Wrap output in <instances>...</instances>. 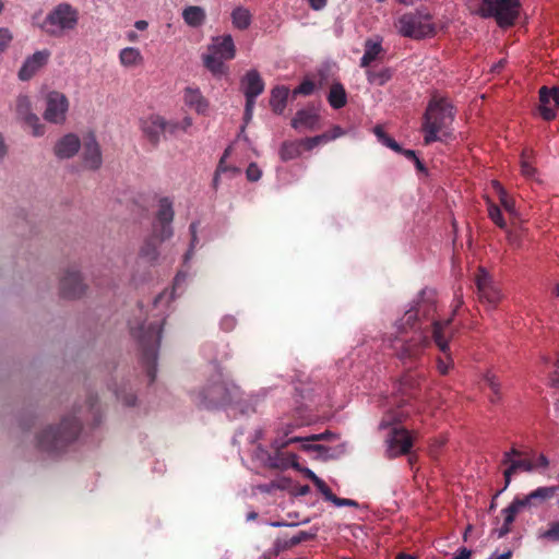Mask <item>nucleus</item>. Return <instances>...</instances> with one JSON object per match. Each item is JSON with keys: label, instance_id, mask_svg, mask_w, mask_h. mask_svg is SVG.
I'll use <instances>...</instances> for the list:
<instances>
[{"label": "nucleus", "instance_id": "ddd939ff", "mask_svg": "<svg viewBox=\"0 0 559 559\" xmlns=\"http://www.w3.org/2000/svg\"><path fill=\"white\" fill-rule=\"evenodd\" d=\"M475 283L479 300L491 309L496 308L502 298L501 290L485 267L478 269Z\"/></svg>", "mask_w": 559, "mask_h": 559}, {"label": "nucleus", "instance_id": "4d7b16f0", "mask_svg": "<svg viewBox=\"0 0 559 559\" xmlns=\"http://www.w3.org/2000/svg\"><path fill=\"white\" fill-rule=\"evenodd\" d=\"M314 91V83L311 80L302 81L295 90V95H310Z\"/></svg>", "mask_w": 559, "mask_h": 559}, {"label": "nucleus", "instance_id": "c03bdc74", "mask_svg": "<svg viewBox=\"0 0 559 559\" xmlns=\"http://www.w3.org/2000/svg\"><path fill=\"white\" fill-rule=\"evenodd\" d=\"M373 133L382 145L393 150L394 152H402L401 145L394 139L389 136L381 126H376L373 128Z\"/></svg>", "mask_w": 559, "mask_h": 559}, {"label": "nucleus", "instance_id": "cd10ccee", "mask_svg": "<svg viewBox=\"0 0 559 559\" xmlns=\"http://www.w3.org/2000/svg\"><path fill=\"white\" fill-rule=\"evenodd\" d=\"M243 95L260 96L264 91V82L255 69L247 71L240 80Z\"/></svg>", "mask_w": 559, "mask_h": 559}, {"label": "nucleus", "instance_id": "864d4df0", "mask_svg": "<svg viewBox=\"0 0 559 559\" xmlns=\"http://www.w3.org/2000/svg\"><path fill=\"white\" fill-rule=\"evenodd\" d=\"M246 177L249 181L255 182L261 179L262 170L257 163H250L246 169Z\"/></svg>", "mask_w": 559, "mask_h": 559}, {"label": "nucleus", "instance_id": "b1692460", "mask_svg": "<svg viewBox=\"0 0 559 559\" xmlns=\"http://www.w3.org/2000/svg\"><path fill=\"white\" fill-rule=\"evenodd\" d=\"M60 289L63 297H80L85 290L80 272L75 269H69L61 278Z\"/></svg>", "mask_w": 559, "mask_h": 559}, {"label": "nucleus", "instance_id": "5701e85b", "mask_svg": "<svg viewBox=\"0 0 559 559\" xmlns=\"http://www.w3.org/2000/svg\"><path fill=\"white\" fill-rule=\"evenodd\" d=\"M49 57L50 51L47 49L38 50L28 56L19 70V79L28 81L48 62Z\"/></svg>", "mask_w": 559, "mask_h": 559}, {"label": "nucleus", "instance_id": "37998d69", "mask_svg": "<svg viewBox=\"0 0 559 559\" xmlns=\"http://www.w3.org/2000/svg\"><path fill=\"white\" fill-rule=\"evenodd\" d=\"M408 416V412L404 409L389 411L379 424L380 429H386L393 424L401 423Z\"/></svg>", "mask_w": 559, "mask_h": 559}, {"label": "nucleus", "instance_id": "20e7f679", "mask_svg": "<svg viewBox=\"0 0 559 559\" xmlns=\"http://www.w3.org/2000/svg\"><path fill=\"white\" fill-rule=\"evenodd\" d=\"M174 216L175 211L173 200L168 197L160 198L158 200V209L152 224V236L144 241L140 249L139 258L142 261L151 265L157 262L159 251L156 240L160 243L173 237Z\"/></svg>", "mask_w": 559, "mask_h": 559}, {"label": "nucleus", "instance_id": "3c124183", "mask_svg": "<svg viewBox=\"0 0 559 559\" xmlns=\"http://www.w3.org/2000/svg\"><path fill=\"white\" fill-rule=\"evenodd\" d=\"M499 201H500L501 205L503 206V209L511 216L518 217L520 215L519 211L515 207V201L511 197H509L508 193H506L502 197H500Z\"/></svg>", "mask_w": 559, "mask_h": 559}, {"label": "nucleus", "instance_id": "bf43d9fd", "mask_svg": "<svg viewBox=\"0 0 559 559\" xmlns=\"http://www.w3.org/2000/svg\"><path fill=\"white\" fill-rule=\"evenodd\" d=\"M522 456V452L516 449L515 447H512L509 451H506L502 455L501 463L507 465L510 462H512L515 459H519Z\"/></svg>", "mask_w": 559, "mask_h": 559}, {"label": "nucleus", "instance_id": "c9c22d12", "mask_svg": "<svg viewBox=\"0 0 559 559\" xmlns=\"http://www.w3.org/2000/svg\"><path fill=\"white\" fill-rule=\"evenodd\" d=\"M328 102L334 109L343 108L347 103V95L344 86L340 82H334L328 95Z\"/></svg>", "mask_w": 559, "mask_h": 559}, {"label": "nucleus", "instance_id": "774afa93", "mask_svg": "<svg viewBox=\"0 0 559 559\" xmlns=\"http://www.w3.org/2000/svg\"><path fill=\"white\" fill-rule=\"evenodd\" d=\"M549 383L551 386L559 388V358L556 364V369L549 379Z\"/></svg>", "mask_w": 559, "mask_h": 559}, {"label": "nucleus", "instance_id": "393cba45", "mask_svg": "<svg viewBox=\"0 0 559 559\" xmlns=\"http://www.w3.org/2000/svg\"><path fill=\"white\" fill-rule=\"evenodd\" d=\"M319 124V114L314 107L304 108L296 112L292 126L298 131L314 130Z\"/></svg>", "mask_w": 559, "mask_h": 559}, {"label": "nucleus", "instance_id": "e2e57ef3", "mask_svg": "<svg viewBox=\"0 0 559 559\" xmlns=\"http://www.w3.org/2000/svg\"><path fill=\"white\" fill-rule=\"evenodd\" d=\"M271 454L272 453L265 450L263 447L258 445L255 449L254 456L262 463L263 466H265L266 457L271 456Z\"/></svg>", "mask_w": 559, "mask_h": 559}, {"label": "nucleus", "instance_id": "0e129e2a", "mask_svg": "<svg viewBox=\"0 0 559 559\" xmlns=\"http://www.w3.org/2000/svg\"><path fill=\"white\" fill-rule=\"evenodd\" d=\"M464 300H463V294L461 292V289H457L455 290L454 293V298H453V312H452V316H454L457 311L459 308L462 307ZM453 317H451L450 319L452 320Z\"/></svg>", "mask_w": 559, "mask_h": 559}, {"label": "nucleus", "instance_id": "603ef678", "mask_svg": "<svg viewBox=\"0 0 559 559\" xmlns=\"http://www.w3.org/2000/svg\"><path fill=\"white\" fill-rule=\"evenodd\" d=\"M304 146L306 147V150L308 151H311L313 150L316 146L322 144V143H328V136L325 135V133H322V134H319V135H316V136H312V138H307V139H304L301 140Z\"/></svg>", "mask_w": 559, "mask_h": 559}, {"label": "nucleus", "instance_id": "f3484780", "mask_svg": "<svg viewBox=\"0 0 559 559\" xmlns=\"http://www.w3.org/2000/svg\"><path fill=\"white\" fill-rule=\"evenodd\" d=\"M296 469L301 472L305 477L310 479L314 484L318 491L323 496L324 500L331 502L333 506H335L337 508H342V507L358 508L359 507V503L356 500L348 499V498H340V497L335 496L332 492V490L330 489V487L324 483V480H322L320 477H318L312 469H310L308 467H302L300 465H299V468H296Z\"/></svg>", "mask_w": 559, "mask_h": 559}, {"label": "nucleus", "instance_id": "ea45409f", "mask_svg": "<svg viewBox=\"0 0 559 559\" xmlns=\"http://www.w3.org/2000/svg\"><path fill=\"white\" fill-rule=\"evenodd\" d=\"M193 121L189 116L183 117L181 120H167V132L170 135L186 133L192 127Z\"/></svg>", "mask_w": 559, "mask_h": 559}, {"label": "nucleus", "instance_id": "f704fd0d", "mask_svg": "<svg viewBox=\"0 0 559 559\" xmlns=\"http://www.w3.org/2000/svg\"><path fill=\"white\" fill-rule=\"evenodd\" d=\"M230 19L233 26L239 31L249 28L252 23L251 12L242 5H238L231 11Z\"/></svg>", "mask_w": 559, "mask_h": 559}, {"label": "nucleus", "instance_id": "a211bd4d", "mask_svg": "<svg viewBox=\"0 0 559 559\" xmlns=\"http://www.w3.org/2000/svg\"><path fill=\"white\" fill-rule=\"evenodd\" d=\"M16 114L25 128L31 129L34 136H41L45 133V127L40 123L38 116L32 112V105L28 96L20 95L16 99Z\"/></svg>", "mask_w": 559, "mask_h": 559}, {"label": "nucleus", "instance_id": "412c9836", "mask_svg": "<svg viewBox=\"0 0 559 559\" xmlns=\"http://www.w3.org/2000/svg\"><path fill=\"white\" fill-rule=\"evenodd\" d=\"M272 454L266 457L265 467L286 471L288 468H299L298 456L285 448L276 449L271 442Z\"/></svg>", "mask_w": 559, "mask_h": 559}, {"label": "nucleus", "instance_id": "2f4dec72", "mask_svg": "<svg viewBox=\"0 0 559 559\" xmlns=\"http://www.w3.org/2000/svg\"><path fill=\"white\" fill-rule=\"evenodd\" d=\"M182 19L188 26L197 28L204 24L206 13L202 7L189 5L182 10Z\"/></svg>", "mask_w": 559, "mask_h": 559}, {"label": "nucleus", "instance_id": "7c9ffc66", "mask_svg": "<svg viewBox=\"0 0 559 559\" xmlns=\"http://www.w3.org/2000/svg\"><path fill=\"white\" fill-rule=\"evenodd\" d=\"M230 153H231V147L230 146L226 147L219 162H218L217 168H216L214 177H213V187L215 189L219 185V178L222 175H226L229 178H234V177L240 175V173H241L240 168H238L236 166H229L226 164V159L228 158Z\"/></svg>", "mask_w": 559, "mask_h": 559}, {"label": "nucleus", "instance_id": "13d9d810", "mask_svg": "<svg viewBox=\"0 0 559 559\" xmlns=\"http://www.w3.org/2000/svg\"><path fill=\"white\" fill-rule=\"evenodd\" d=\"M13 36L9 28L0 27V55L7 49Z\"/></svg>", "mask_w": 559, "mask_h": 559}, {"label": "nucleus", "instance_id": "a878e982", "mask_svg": "<svg viewBox=\"0 0 559 559\" xmlns=\"http://www.w3.org/2000/svg\"><path fill=\"white\" fill-rule=\"evenodd\" d=\"M536 471V466L533 462L526 459H515L509 464H507V468L503 471L504 486L501 490H499L496 496H499L502 491H504L509 485L511 484L513 475L519 472L533 473Z\"/></svg>", "mask_w": 559, "mask_h": 559}, {"label": "nucleus", "instance_id": "6e6552de", "mask_svg": "<svg viewBox=\"0 0 559 559\" xmlns=\"http://www.w3.org/2000/svg\"><path fill=\"white\" fill-rule=\"evenodd\" d=\"M394 26L399 35L415 40L432 37L437 31L432 15L419 9L400 15Z\"/></svg>", "mask_w": 559, "mask_h": 559}, {"label": "nucleus", "instance_id": "c85d7f7f", "mask_svg": "<svg viewBox=\"0 0 559 559\" xmlns=\"http://www.w3.org/2000/svg\"><path fill=\"white\" fill-rule=\"evenodd\" d=\"M183 102L186 106L195 110L199 115H205L209 109V102L198 87H186L183 91Z\"/></svg>", "mask_w": 559, "mask_h": 559}, {"label": "nucleus", "instance_id": "2eb2a0df", "mask_svg": "<svg viewBox=\"0 0 559 559\" xmlns=\"http://www.w3.org/2000/svg\"><path fill=\"white\" fill-rule=\"evenodd\" d=\"M423 296L429 294V298L421 300L416 310L409 309L405 312L404 317L395 322V328L399 333H404L407 329H415L417 322V316L421 313L425 317H429L430 311L435 310V293L432 290L423 289L420 293Z\"/></svg>", "mask_w": 559, "mask_h": 559}, {"label": "nucleus", "instance_id": "f8f14e48", "mask_svg": "<svg viewBox=\"0 0 559 559\" xmlns=\"http://www.w3.org/2000/svg\"><path fill=\"white\" fill-rule=\"evenodd\" d=\"M451 319L432 320L431 336L443 356L437 359V369L440 374H447L453 367V359L449 348V340L453 335L450 331Z\"/></svg>", "mask_w": 559, "mask_h": 559}, {"label": "nucleus", "instance_id": "338daca9", "mask_svg": "<svg viewBox=\"0 0 559 559\" xmlns=\"http://www.w3.org/2000/svg\"><path fill=\"white\" fill-rule=\"evenodd\" d=\"M471 556H472V551L466 548V547H461L459 548L454 555H453V559H471Z\"/></svg>", "mask_w": 559, "mask_h": 559}, {"label": "nucleus", "instance_id": "69168bd1", "mask_svg": "<svg viewBox=\"0 0 559 559\" xmlns=\"http://www.w3.org/2000/svg\"><path fill=\"white\" fill-rule=\"evenodd\" d=\"M345 134V131L340 126H334L330 132H325L328 141H333Z\"/></svg>", "mask_w": 559, "mask_h": 559}, {"label": "nucleus", "instance_id": "09e8293b", "mask_svg": "<svg viewBox=\"0 0 559 559\" xmlns=\"http://www.w3.org/2000/svg\"><path fill=\"white\" fill-rule=\"evenodd\" d=\"M488 215L490 219L501 229L507 230V223L502 216L501 210L493 203L488 204Z\"/></svg>", "mask_w": 559, "mask_h": 559}, {"label": "nucleus", "instance_id": "473e14b6", "mask_svg": "<svg viewBox=\"0 0 559 559\" xmlns=\"http://www.w3.org/2000/svg\"><path fill=\"white\" fill-rule=\"evenodd\" d=\"M288 94L289 90L283 85L275 86L271 91L270 106L275 114L282 115L284 112Z\"/></svg>", "mask_w": 559, "mask_h": 559}, {"label": "nucleus", "instance_id": "dca6fc26", "mask_svg": "<svg viewBox=\"0 0 559 559\" xmlns=\"http://www.w3.org/2000/svg\"><path fill=\"white\" fill-rule=\"evenodd\" d=\"M385 444L386 455L397 457L409 452L413 447V438L407 429L393 427L385 439Z\"/></svg>", "mask_w": 559, "mask_h": 559}, {"label": "nucleus", "instance_id": "4c0bfd02", "mask_svg": "<svg viewBox=\"0 0 559 559\" xmlns=\"http://www.w3.org/2000/svg\"><path fill=\"white\" fill-rule=\"evenodd\" d=\"M366 69L367 81L371 85L383 86L392 79V71L390 68H382L380 70Z\"/></svg>", "mask_w": 559, "mask_h": 559}, {"label": "nucleus", "instance_id": "423d86ee", "mask_svg": "<svg viewBox=\"0 0 559 559\" xmlns=\"http://www.w3.org/2000/svg\"><path fill=\"white\" fill-rule=\"evenodd\" d=\"M235 56L234 38L230 34H225L212 37L206 52L202 56V61L212 75L219 79L228 74L226 61L233 60Z\"/></svg>", "mask_w": 559, "mask_h": 559}, {"label": "nucleus", "instance_id": "aec40b11", "mask_svg": "<svg viewBox=\"0 0 559 559\" xmlns=\"http://www.w3.org/2000/svg\"><path fill=\"white\" fill-rule=\"evenodd\" d=\"M559 107V87L543 86L539 90V114L546 121L556 118Z\"/></svg>", "mask_w": 559, "mask_h": 559}, {"label": "nucleus", "instance_id": "8fccbe9b", "mask_svg": "<svg viewBox=\"0 0 559 559\" xmlns=\"http://www.w3.org/2000/svg\"><path fill=\"white\" fill-rule=\"evenodd\" d=\"M316 535H317L316 531H310V532H308V531H300V532H298L297 534H295L294 536L290 537V539L288 542V545L289 546L299 545L302 542H306V540L314 538Z\"/></svg>", "mask_w": 559, "mask_h": 559}, {"label": "nucleus", "instance_id": "c756f323", "mask_svg": "<svg viewBox=\"0 0 559 559\" xmlns=\"http://www.w3.org/2000/svg\"><path fill=\"white\" fill-rule=\"evenodd\" d=\"M364 55L360 58L359 66L361 68H369L370 64L379 58V56L383 52L382 39H367L364 46Z\"/></svg>", "mask_w": 559, "mask_h": 559}, {"label": "nucleus", "instance_id": "de8ad7c7", "mask_svg": "<svg viewBox=\"0 0 559 559\" xmlns=\"http://www.w3.org/2000/svg\"><path fill=\"white\" fill-rule=\"evenodd\" d=\"M537 538L559 543V521L550 523L548 530L538 532Z\"/></svg>", "mask_w": 559, "mask_h": 559}, {"label": "nucleus", "instance_id": "58836bf2", "mask_svg": "<svg viewBox=\"0 0 559 559\" xmlns=\"http://www.w3.org/2000/svg\"><path fill=\"white\" fill-rule=\"evenodd\" d=\"M301 146H304L301 140L284 142L280 148L281 159L284 162H287V160L297 158L301 153V151H300Z\"/></svg>", "mask_w": 559, "mask_h": 559}, {"label": "nucleus", "instance_id": "f03ea898", "mask_svg": "<svg viewBox=\"0 0 559 559\" xmlns=\"http://www.w3.org/2000/svg\"><path fill=\"white\" fill-rule=\"evenodd\" d=\"M187 274L178 272L174 280V288L170 293L167 290L160 293L154 299V309L158 311L157 320L150 324H141L136 329L131 328L132 334L138 340L142 349V364L146 369L150 381L153 382L157 371L158 350L162 340L163 324L167 312L164 309L171 300L175 299V290L186 282Z\"/></svg>", "mask_w": 559, "mask_h": 559}, {"label": "nucleus", "instance_id": "a18cd8bd", "mask_svg": "<svg viewBox=\"0 0 559 559\" xmlns=\"http://www.w3.org/2000/svg\"><path fill=\"white\" fill-rule=\"evenodd\" d=\"M116 397L124 405V406H134L136 396L132 392L131 388L128 384L123 383L121 388L116 389L114 391Z\"/></svg>", "mask_w": 559, "mask_h": 559}, {"label": "nucleus", "instance_id": "e433bc0d", "mask_svg": "<svg viewBox=\"0 0 559 559\" xmlns=\"http://www.w3.org/2000/svg\"><path fill=\"white\" fill-rule=\"evenodd\" d=\"M483 380L491 390L489 401L491 404H498L502 400L501 382L499 378L491 371H487L483 376Z\"/></svg>", "mask_w": 559, "mask_h": 559}, {"label": "nucleus", "instance_id": "4468645a", "mask_svg": "<svg viewBox=\"0 0 559 559\" xmlns=\"http://www.w3.org/2000/svg\"><path fill=\"white\" fill-rule=\"evenodd\" d=\"M69 110V100L64 94L60 92H50L46 97V109L44 119L50 123L61 124L66 121Z\"/></svg>", "mask_w": 559, "mask_h": 559}, {"label": "nucleus", "instance_id": "f257e3e1", "mask_svg": "<svg viewBox=\"0 0 559 559\" xmlns=\"http://www.w3.org/2000/svg\"><path fill=\"white\" fill-rule=\"evenodd\" d=\"M266 394L267 389L263 388L258 393L245 397L240 388L226 380L221 371H216L198 391L191 392L198 405L205 408L223 407L233 418L255 413L258 402Z\"/></svg>", "mask_w": 559, "mask_h": 559}, {"label": "nucleus", "instance_id": "5fc2aeb1", "mask_svg": "<svg viewBox=\"0 0 559 559\" xmlns=\"http://www.w3.org/2000/svg\"><path fill=\"white\" fill-rule=\"evenodd\" d=\"M520 512L515 503L512 501L507 508L502 509L501 513L503 514V521L507 524H512L515 520L516 514Z\"/></svg>", "mask_w": 559, "mask_h": 559}, {"label": "nucleus", "instance_id": "39448f33", "mask_svg": "<svg viewBox=\"0 0 559 559\" xmlns=\"http://www.w3.org/2000/svg\"><path fill=\"white\" fill-rule=\"evenodd\" d=\"M81 431V418L69 415L57 427H49L38 437V447L49 454H56L76 440Z\"/></svg>", "mask_w": 559, "mask_h": 559}, {"label": "nucleus", "instance_id": "052dcab7", "mask_svg": "<svg viewBox=\"0 0 559 559\" xmlns=\"http://www.w3.org/2000/svg\"><path fill=\"white\" fill-rule=\"evenodd\" d=\"M236 324H237V321H236L235 317H233V316H225L221 320V329L226 332L234 330Z\"/></svg>", "mask_w": 559, "mask_h": 559}, {"label": "nucleus", "instance_id": "0eeeda50", "mask_svg": "<svg viewBox=\"0 0 559 559\" xmlns=\"http://www.w3.org/2000/svg\"><path fill=\"white\" fill-rule=\"evenodd\" d=\"M454 119L452 104L445 98L432 99L424 116V142L430 144L439 140V133Z\"/></svg>", "mask_w": 559, "mask_h": 559}, {"label": "nucleus", "instance_id": "bb28decb", "mask_svg": "<svg viewBox=\"0 0 559 559\" xmlns=\"http://www.w3.org/2000/svg\"><path fill=\"white\" fill-rule=\"evenodd\" d=\"M80 147L79 136L74 133H68L56 143L55 154L61 159L70 158L79 152Z\"/></svg>", "mask_w": 559, "mask_h": 559}, {"label": "nucleus", "instance_id": "72a5a7b5", "mask_svg": "<svg viewBox=\"0 0 559 559\" xmlns=\"http://www.w3.org/2000/svg\"><path fill=\"white\" fill-rule=\"evenodd\" d=\"M119 61L124 68H134L143 64L144 58L136 47H126L119 52Z\"/></svg>", "mask_w": 559, "mask_h": 559}, {"label": "nucleus", "instance_id": "6e6d98bb", "mask_svg": "<svg viewBox=\"0 0 559 559\" xmlns=\"http://www.w3.org/2000/svg\"><path fill=\"white\" fill-rule=\"evenodd\" d=\"M513 502L518 507L520 511H522L525 508H535L537 507V502H534V500L531 498V493L520 498L516 497L513 499Z\"/></svg>", "mask_w": 559, "mask_h": 559}, {"label": "nucleus", "instance_id": "9d476101", "mask_svg": "<svg viewBox=\"0 0 559 559\" xmlns=\"http://www.w3.org/2000/svg\"><path fill=\"white\" fill-rule=\"evenodd\" d=\"M519 0H478L474 12L481 17H493L499 26H511L519 14Z\"/></svg>", "mask_w": 559, "mask_h": 559}, {"label": "nucleus", "instance_id": "1a4fd4ad", "mask_svg": "<svg viewBox=\"0 0 559 559\" xmlns=\"http://www.w3.org/2000/svg\"><path fill=\"white\" fill-rule=\"evenodd\" d=\"M79 10L68 2H61L46 15L39 28L52 37H60L76 28L79 24Z\"/></svg>", "mask_w": 559, "mask_h": 559}, {"label": "nucleus", "instance_id": "7ed1b4c3", "mask_svg": "<svg viewBox=\"0 0 559 559\" xmlns=\"http://www.w3.org/2000/svg\"><path fill=\"white\" fill-rule=\"evenodd\" d=\"M295 413L297 418L295 420H282L276 428V437L273 439V445L278 448H287L293 443H300L301 449L306 452H316L317 456L323 460L331 457L330 449L322 444L313 442L329 439L333 437L330 431L309 436H295L294 432L297 428L309 425L311 419L304 415V407L296 406Z\"/></svg>", "mask_w": 559, "mask_h": 559}, {"label": "nucleus", "instance_id": "680f3d73", "mask_svg": "<svg viewBox=\"0 0 559 559\" xmlns=\"http://www.w3.org/2000/svg\"><path fill=\"white\" fill-rule=\"evenodd\" d=\"M85 411L91 413V415L96 419V415L98 412V409H96V400L91 399L86 405L80 406V408L76 412L82 414Z\"/></svg>", "mask_w": 559, "mask_h": 559}, {"label": "nucleus", "instance_id": "6ab92c4d", "mask_svg": "<svg viewBox=\"0 0 559 559\" xmlns=\"http://www.w3.org/2000/svg\"><path fill=\"white\" fill-rule=\"evenodd\" d=\"M139 123L144 136L154 145H157L162 135L167 132V120L158 114L144 116Z\"/></svg>", "mask_w": 559, "mask_h": 559}, {"label": "nucleus", "instance_id": "79ce46f5", "mask_svg": "<svg viewBox=\"0 0 559 559\" xmlns=\"http://www.w3.org/2000/svg\"><path fill=\"white\" fill-rule=\"evenodd\" d=\"M534 158V152L530 148H525L521 154V173L526 178H533L536 174V169L532 165Z\"/></svg>", "mask_w": 559, "mask_h": 559}, {"label": "nucleus", "instance_id": "4be33fe9", "mask_svg": "<svg viewBox=\"0 0 559 559\" xmlns=\"http://www.w3.org/2000/svg\"><path fill=\"white\" fill-rule=\"evenodd\" d=\"M82 159L84 166L92 170L98 169L103 164L102 150L94 133L84 138Z\"/></svg>", "mask_w": 559, "mask_h": 559}, {"label": "nucleus", "instance_id": "9b49d317", "mask_svg": "<svg viewBox=\"0 0 559 559\" xmlns=\"http://www.w3.org/2000/svg\"><path fill=\"white\" fill-rule=\"evenodd\" d=\"M388 346L393 348L397 358L404 362L417 359L430 345V338L421 326L415 329L414 336L402 341L397 336L388 340Z\"/></svg>", "mask_w": 559, "mask_h": 559}, {"label": "nucleus", "instance_id": "49530a36", "mask_svg": "<svg viewBox=\"0 0 559 559\" xmlns=\"http://www.w3.org/2000/svg\"><path fill=\"white\" fill-rule=\"evenodd\" d=\"M198 226H199V222H192L190 224L189 230H190V234H191V241H190V246H189L188 251L183 255L185 264L190 262V260L193 257L194 248L198 245V241H199V239H198Z\"/></svg>", "mask_w": 559, "mask_h": 559}, {"label": "nucleus", "instance_id": "a19ab883", "mask_svg": "<svg viewBox=\"0 0 559 559\" xmlns=\"http://www.w3.org/2000/svg\"><path fill=\"white\" fill-rule=\"evenodd\" d=\"M559 490V486H543L533 490L531 493V498L534 502H537V507L545 501L551 499L556 492Z\"/></svg>", "mask_w": 559, "mask_h": 559}]
</instances>
